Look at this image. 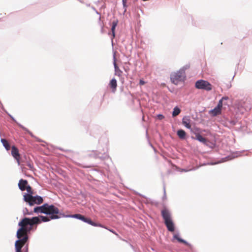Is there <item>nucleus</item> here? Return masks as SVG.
I'll use <instances>...</instances> for the list:
<instances>
[{"label":"nucleus","mask_w":252,"mask_h":252,"mask_svg":"<svg viewBox=\"0 0 252 252\" xmlns=\"http://www.w3.org/2000/svg\"><path fill=\"white\" fill-rule=\"evenodd\" d=\"M41 222L40 219L37 217L32 218H24L18 223L20 228L17 230L16 236L18 240L15 243V252H22V248L26 244L29 239L28 233L32 229L34 224Z\"/></svg>","instance_id":"1"},{"label":"nucleus","mask_w":252,"mask_h":252,"mask_svg":"<svg viewBox=\"0 0 252 252\" xmlns=\"http://www.w3.org/2000/svg\"><path fill=\"white\" fill-rule=\"evenodd\" d=\"M161 214L168 230L172 232H174L175 225L170 211L166 208H164L161 210Z\"/></svg>","instance_id":"2"},{"label":"nucleus","mask_w":252,"mask_h":252,"mask_svg":"<svg viewBox=\"0 0 252 252\" xmlns=\"http://www.w3.org/2000/svg\"><path fill=\"white\" fill-rule=\"evenodd\" d=\"M45 205L44 214L49 215L51 219H58L60 218L59 216L60 214L59 209L57 207L47 203Z\"/></svg>","instance_id":"3"},{"label":"nucleus","mask_w":252,"mask_h":252,"mask_svg":"<svg viewBox=\"0 0 252 252\" xmlns=\"http://www.w3.org/2000/svg\"><path fill=\"white\" fill-rule=\"evenodd\" d=\"M24 201L30 206L35 204H40L43 203V199L40 196H32L30 194H25L23 196Z\"/></svg>","instance_id":"4"},{"label":"nucleus","mask_w":252,"mask_h":252,"mask_svg":"<svg viewBox=\"0 0 252 252\" xmlns=\"http://www.w3.org/2000/svg\"><path fill=\"white\" fill-rule=\"evenodd\" d=\"M185 76V72L183 70H179L172 73L170 79L173 83L177 85L179 82L184 80Z\"/></svg>","instance_id":"5"},{"label":"nucleus","mask_w":252,"mask_h":252,"mask_svg":"<svg viewBox=\"0 0 252 252\" xmlns=\"http://www.w3.org/2000/svg\"><path fill=\"white\" fill-rule=\"evenodd\" d=\"M195 87L198 89L210 91L212 89V85L208 81L204 80H199L196 82Z\"/></svg>","instance_id":"6"},{"label":"nucleus","mask_w":252,"mask_h":252,"mask_svg":"<svg viewBox=\"0 0 252 252\" xmlns=\"http://www.w3.org/2000/svg\"><path fill=\"white\" fill-rule=\"evenodd\" d=\"M73 218H76L77 219L80 220L85 222H87L93 226H99L101 227L105 228L106 229H107L106 227L103 226L102 225H101L100 223H96L94 222H93L90 219L85 218L84 216L81 215V214H75L72 216Z\"/></svg>","instance_id":"7"},{"label":"nucleus","mask_w":252,"mask_h":252,"mask_svg":"<svg viewBox=\"0 0 252 252\" xmlns=\"http://www.w3.org/2000/svg\"><path fill=\"white\" fill-rule=\"evenodd\" d=\"M222 107V103L221 102V100H220L217 106L209 111V114L213 116H216L220 115L221 114Z\"/></svg>","instance_id":"8"},{"label":"nucleus","mask_w":252,"mask_h":252,"mask_svg":"<svg viewBox=\"0 0 252 252\" xmlns=\"http://www.w3.org/2000/svg\"><path fill=\"white\" fill-rule=\"evenodd\" d=\"M11 155L16 160L18 165H19L20 164V155L19 153V150L15 146H13L11 147Z\"/></svg>","instance_id":"9"},{"label":"nucleus","mask_w":252,"mask_h":252,"mask_svg":"<svg viewBox=\"0 0 252 252\" xmlns=\"http://www.w3.org/2000/svg\"><path fill=\"white\" fill-rule=\"evenodd\" d=\"M191 120L189 116H185L182 119V124L187 128L189 129L191 131H193L191 128L192 124Z\"/></svg>","instance_id":"10"},{"label":"nucleus","mask_w":252,"mask_h":252,"mask_svg":"<svg viewBox=\"0 0 252 252\" xmlns=\"http://www.w3.org/2000/svg\"><path fill=\"white\" fill-rule=\"evenodd\" d=\"M28 185V182L26 180L22 179H20L19 181L18 187L22 191L25 190Z\"/></svg>","instance_id":"11"},{"label":"nucleus","mask_w":252,"mask_h":252,"mask_svg":"<svg viewBox=\"0 0 252 252\" xmlns=\"http://www.w3.org/2000/svg\"><path fill=\"white\" fill-rule=\"evenodd\" d=\"M110 88L112 89V92L115 93L117 90V82L115 78H113L110 81L109 84Z\"/></svg>","instance_id":"12"},{"label":"nucleus","mask_w":252,"mask_h":252,"mask_svg":"<svg viewBox=\"0 0 252 252\" xmlns=\"http://www.w3.org/2000/svg\"><path fill=\"white\" fill-rule=\"evenodd\" d=\"M114 68H115V74L119 77L121 76L122 75L123 72L119 68L118 66L117 65V64L116 62V59L115 57H114Z\"/></svg>","instance_id":"13"},{"label":"nucleus","mask_w":252,"mask_h":252,"mask_svg":"<svg viewBox=\"0 0 252 252\" xmlns=\"http://www.w3.org/2000/svg\"><path fill=\"white\" fill-rule=\"evenodd\" d=\"M45 206L46 205L44 204L41 206L36 207L34 208L33 211L34 213H42L44 214Z\"/></svg>","instance_id":"14"},{"label":"nucleus","mask_w":252,"mask_h":252,"mask_svg":"<svg viewBox=\"0 0 252 252\" xmlns=\"http://www.w3.org/2000/svg\"><path fill=\"white\" fill-rule=\"evenodd\" d=\"M118 21L117 20H114L112 22V28H111L112 39H113L115 36V28L118 25Z\"/></svg>","instance_id":"15"},{"label":"nucleus","mask_w":252,"mask_h":252,"mask_svg":"<svg viewBox=\"0 0 252 252\" xmlns=\"http://www.w3.org/2000/svg\"><path fill=\"white\" fill-rule=\"evenodd\" d=\"M177 135L182 139H184L186 138V133L185 130L183 129H179L177 131Z\"/></svg>","instance_id":"16"},{"label":"nucleus","mask_w":252,"mask_h":252,"mask_svg":"<svg viewBox=\"0 0 252 252\" xmlns=\"http://www.w3.org/2000/svg\"><path fill=\"white\" fill-rule=\"evenodd\" d=\"M1 142L6 150L8 151L10 150V146L8 141L6 139H1Z\"/></svg>","instance_id":"17"},{"label":"nucleus","mask_w":252,"mask_h":252,"mask_svg":"<svg viewBox=\"0 0 252 252\" xmlns=\"http://www.w3.org/2000/svg\"><path fill=\"white\" fill-rule=\"evenodd\" d=\"M196 139L203 143L206 142V139L199 133L196 134Z\"/></svg>","instance_id":"18"},{"label":"nucleus","mask_w":252,"mask_h":252,"mask_svg":"<svg viewBox=\"0 0 252 252\" xmlns=\"http://www.w3.org/2000/svg\"><path fill=\"white\" fill-rule=\"evenodd\" d=\"M180 112H181L180 109L178 107H175L174 108L173 111L172 112V116L176 117L177 115H178L180 113Z\"/></svg>","instance_id":"19"},{"label":"nucleus","mask_w":252,"mask_h":252,"mask_svg":"<svg viewBox=\"0 0 252 252\" xmlns=\"http://www.w3.org/2000/svg\"><path fill=\"white\" fill-rule=\"evenodd\" d=\"M26 190L28 192L27 194H30L31 195H32L33 194V191L30 186L28 185V187L26 188Z\"/></svg>","instance_id":"20"},{"label":"nucleus","mask_w":252,"mask_h":252,"mask_svg":"<svg viewBox=\"0 0 252 252\" xmlns=\"http://www.w3.org/2000/svg\"><path fill=\"white\" fill-rule=\"evenodd\" d=\"M40 218L41 219V221H42L43 222L48 221H50L51 220H52L50 218V216L49 217H45V216H40Z\"/></svg>","instance_id":"21"},{"label":"nucleus","mask_w":252,"mask_h":252,"mask_svg":"<svg viewBox=\"0 0 252 252\" xmlns=\"http://www.w3.org/2000/svg\"><path fill=\"white\" fill-rule=\"evenodd\" d=\"M174 238L181 243H184V244L186 243V242L185 241H184V240L179 238L177 234H175L174 235Z\"/></svg>","instance_id":"22"},{"label":"nucleus","mask_w":252,"mask_h":252,"mask_svg":"<svg viewBox=\"0 0 252 252\" xmlns=\"http://www.w3.org/2000/svg\"><path fill=\"white\" fill-rule=\"evenodd\" d=\"M26 165L29 167L30 169H32L33 164L31 162H28Z\"/></svg>","instance_id":"23"},{"label":"nucleus","mask_w":252,"mask_h":252,"mask_svg":"<svg viewBox=\"0 0 252 252\" xmlns=\"http://www.w3.org/2000/svg\"><path fill=\"white\" fill-rule=\"evenodd\" d=\"M157 118L159 119V120H162L164 118V116L161 114H158L157 115Z\"/></svg>","instance_id":"24"},{"label":"nucleus","mask_w":252,"mask_h":252,"mask_svg":"<svg viewBox=\"0 0 252 252\" xmlns=\"http://www.w3.org/2000/svg\"><path fill=\"white\" fill-rule=\"evenodd\" d=\"M146 83V82L143 80L140 79L139 81V85H143Z\"/></svg>","instance_id":"25"},{"label":"nucleus","mask_w":252,"mask_h":252,"mask_svg":"<svg viewBox=\"0 0 252 252\" xmlns=\"http://www.w3.org/2000/svg\"><path fill=\"white\" fill-rule=\"evenodd\" d=\"M108 230H109L110 232H112L113 233L115 234L116 235L118 236V234L116 232L114 231L113 230L109 229H108Z\"/></svg>","instance_id":"26"},{"label":"nucleus","mask_w":252,"mask_h":252,"mask_svg":"<svg viewBox=\"0 0 252 252\" xmlns=\"http://www.w3.org/2000/svg\"><path fill=\"white\" fill-rule=\"evenodd\" d=\"M228 98V97H223L220 100H221V102L222 103V101L223 100H226Z\"/></svg>","instance_id":"27"},{"label":"nucleus","mask_w":252,"mask_h":252,"mask_svg":"<svg viewBox=\"0 0 252 252\" xmlns=\"http://www.w3.org/2000/svg\"><path fill=\"white\" fill-rule=\"evenodd\" d=\"M122 1L124 6H125L126 3V0H122Z\"/></svg>","instance_id":"28"}]
</instances>
